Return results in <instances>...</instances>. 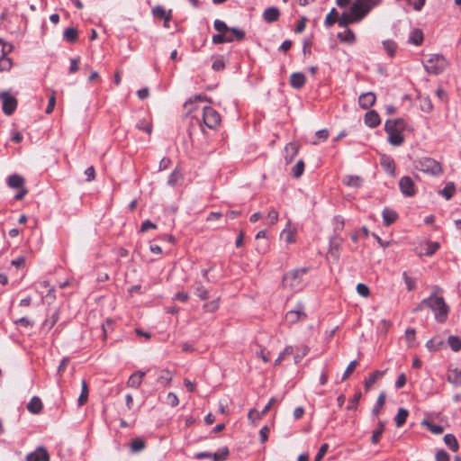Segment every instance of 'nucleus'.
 Returning <instances> with one entry per match:
<instances>
[{"instance_id": "nucleus-28", "label": "nucleus", "mask_w": 461, "mask_h": 461, "mask_svg": "<svg viewBox=\"0 0 461 461\" xmlns=\"http://www.w3.org/2000/svg\"><path fill=\"white\" fill-rule=\"evenodd\" d=\"M343 183L348 186L358 188L361 186L363 180L358 176H346L343 178Z\"/></svg>"}, {"instance_id": "nucleus-6", "label": "nucleus", "mask_w": 461, "mask_h": 461, "mask_svg": "<svg viewBox=\"0 0 461 461\" xmlns=\"http://www.w3.org/2000/svg\"><path fill=\"white\" fill-rule=\"evenodd\" d=\"M381 3L382 0H354L352 7L354 12L356 11L364 19L372 9L378 6Z\"/></svg>"}, {"instance_id": "nucleus-14", "label": "nucleus", "mask_w": 461, "mask_h": 461, "mask_svg": "<svg viewBox=\"0 0 461 461\" xmlns=\"http://www.w3.org/2000/svg\"><path fill=\"white\" fill-rule=\"evenodd\" d=\"M376 97L373 92L363 93L358 97V104L362 109H369L375 103Z\"/></svg>"}, {"instance_id": "nucleus-43", "label": "nucleus", "mask_w": 461, "mask_h": 461, "mask_svg": "<svg viewBox=\"0 0 461 461\" xmlns=\"http://www.w3.org/2000/svg\"><path fill=\"white\" fill-rule=\"evenodd\" d=\"M81 386H82L81 393L77 399V402H78L79 406L84 405L86 402L87 398H88V387H87V384L85 380L82 381Z\"/></svg>"}, {"instance_id": "nucleus-39", "label": "nucleus", "mask_w": 461, "mask_h": 461, "mask_svg": "<svg viewBox=\"0 0 461 461\" xmlns=\"http://www.w3.org/2000/svg\"><path fill=\"white\" fill-rule=\"evenodd\" d=\"M384 371H375L368 376L365 381V387L368 390L376 381L384 375Z\"/></svg>"}, {"instance_id": "nucleus-34", "label": "nucleus", "mask_w": 461, "mask_h": 461, "mask_svg": "<svg viewBox=\"0 0 461 461\" xmlns=\"http://www.w3.org/2000/svg\"><path fill=\"white\" fill-rule=\"evenodd\" d=\"M421 424L425 426L431 433L435 435H440L444 431V428L439 424L432 423L429 420H422Z\"/></svg>"}, {"instance_id": "nucleus-52", "label": "nucleus", "mask_w": 461, "mask_h": 461, "mask_svg": "<svg viewBox=\"0 0 461 461\" xmlns=\"http://www.w3.org/2000/svg\"><path fill=\"white\" fill-rule=\"evenodd\" d=\"M172 380V375L167 370L161 371L160 375L158 376V382L163 385L168 384Z\"/></svg>"}, {"instance_id": "nucleus-32", "label": "nucleus", "mask_w": 461, "mask_h": 461, "mask_svg": "<svg viewBox=\"0 0 461 461\" xmlns=\"http://www.w3.org/2000/svg\"><path fill=\"white\" fill-rule=\"evenodd\" d=\"M409 412L404 408H400L397 411V414L394 417L395 424L398 428L402 427L407 420Z\"/></svg>"}, {"instance_id": "nucleus-22", "label": "nucleus", "mask_w": 461, "mask_h": 461, "mask_svg": "<svg viewBox=\"0 0 461 461\" xmlns=\"http://www.w3.org/2000/svg\"><path fill=\"white\" fill-rule=\"evenodd\" d=\"M209 99L203 95H195L194 97L187 100L184 106L188 109V113H192L193 111L196 110L195 103L197 101H208Z\"/></svg>"}, {"instance_id": "nucleus-11", "label": "nucleus", "mask_w": 461, "mask_h": 461, "mask_svg": "<svg viewBox=\"0 0 461 461\" xmlns=\"http://www.w3.org/2000/svg\"><path fill=\"white\" fill-rule=\"evenodd\" d=\"M399 187L402 194L407 197H411L415 194L413 181L408 176H404L400 179Z\"/></svg>"}, {"instance_id": "nucleus-60", "label": "nucleus", "mask_w": 461, "mask_h": 461, "mask_svg": "<svg viewBox=\"0 0 461 461\" xmlns=\"http://www.w3.org/2000/svg\"><path fill=\"white\" fill-rule=\"evenodd\" d=\"M357 292L362 297H368L370 294L368 286L362 283L357 285Z\"/></svg>"}, {"instance_id": "nucleus-4", "label": "nucleus", "mask_w": 461, "mask_h": 461, "mask_svg": "<svg viewBox=\"0 0 461 461\" xmlns=\"http://www.w3.org/2000/svg\"><path fill=\"white\" fill-rule=\"evenodd\" d=\"M415 167L430 176H438L442 173V167L439 162L431 158H422L416 162Z\"/></svg>"}, {"instance_id": "nucleus-21", "label": "nucleus", "mask_w": 461, "mask_h": 461, "mask_svg": "<svg viewBox=\"0 0 461 461\" xmlns=\"http://www.w3.org/2000/svg\"><path fill=\"white\" fill-rule=\"evenodd\" d=\"M7 185L14 189L22 188L24 186V179L20 175L14 174L8 176Z\"/></svg>"}, {"instance_id": "nucleus-27", "label": "nucleus", "mask_w": 461, "mask_h": 461, "mask_svg": "<svg viewBox=\"0 0 461 461\" xmlns=\"http://www.w3.org/2000/svg\"><path fill=\"white\" fill-rule=\"evenodd\" d=\"M444 442L448 447L450 450L453 452H457L459 449V445L457 439L453 434H446L444 436Z\"/></svg>"}, {"instance_id": "nucleus-8", "label": "nucleus", "mask_w": 461, "mask_h": 461, "mask_svg": "<svg viewBox=\"0 0 461 461\" xmlns=\"http://www.w3.org/2000/svg\"><path fill=\"white\" fill-rule=\"evenodd\" d=\"M363 19L361 16L355 11L352 5L349 8L348 12H344L338 19V24L341 28L347 27L350 23H359Z\"/></svg>"}, {"instance_id": "nucleus-5", "label": "nucleus", "mask_w": 461, "mask_h": 461, "mask_svg": "<svg viewBox=\"0 0 461 461\" xmlns=\"http://www.w3.org/2000/svg\"><path fill=\"white\" fill-rule=\"evenodd\" d=\"M203 123L211 130L216 129L221 123V115L212 106L203 108Z\"/></svg>"}, {"instance_id": "nucleus-29", "label": "nucleus", "mask_w": 461, "mask_h": 461, "mask_svg": "<svg viewBox=\"0 0 461 461\" xmlns=\"http://www.w3.org/2000/svg\"><path fill=\"white\" fill-rule=\"evenodd\" d=\"M152 14L156 17L166 20V23H169L171 20V11L168 13L160 5L155 6L152 9Z\"/></svg>"}, {"instance_id": "nucleus-54", "label": "nucleus", "mask_w": 461, "mask_h": 461, "mask_svg": "<svg viewBox=\"0 0 461 461\" xmlns=\"http://www.w3.org/2000/svg\"><path fill=\"white\" fill-rule=\"evenodd\" d=\"M448 381L456 385H461V371L455 369L448 375Z\"/></svg>"}, {"instance_id": "nucleus-44", "label": "nucleus", "mask_w": 461, "mask_h": 461, "mask_svg": "<svg viewBox=\"0 0 461 461\" xmlns=\"http://www.w3.org/2000/svg\"><path fill=\"white\" fill-rule=\"evenodd\" d=\"M439 194L447 200H449L455 194V185L453 183H447L445 187L439 191Z\"/></svg>"}, {"instance_id": "nucleus-20", "label": "nucleus", "mask_w": 461, "mask_h": 461, "mask_svg": "<svg viewBox=\"0 0 461 461\" xmlns=\"http://www.w3.org/2000/svg\"><path fill=\"white\" fill-rule=\"evenodd\" d=\"M384 224L385 226H390L393 224L397 219V213L394 210L390 208H384L382 212Z\"/></svg>"}, {"instance_id": "nucleus-31", "label": "nucleus", "mask_w": 461, "mask_h": 461, "mask_svg": "<svg viewBox=\"0 0 461 461\" xmlns=\"http://www.w3.org/2000/svg\"><path fill=\"white\" fill-rule=\"evenodd\" d=\"M294 363L298 364L309 352V347L306 345H302L300 347L294 348Z\"/></svg>"}, {"instance_id": "nucleus-12", "label": "nucleus", "mask_w": 461, "mask_h": 461, "mask_svg": "<svg viewBox=\"0 0 461 461\" xmlns=\"http://www.w3.org/2000/svg\"><path fill=\"white\" fill-rule=\"evenodd\" d=\"M6 46H4L1 49V56H0V70L1 71H8L13 67V61L10 58L7 57V54L13 51L14 46L9 45L8 50H5Z\"/></svg>"}, {"instance_id": "nucleus-38", "label": "nucleus", "mask_w": 461, "mask_h": 461, "mask_svg": "<svg viewBox=\"0 0 461 461\" xmlns=\"http://www.w3.org/2000/svg\"><path fill=\"white\" fill-rule=\"evenodd\" d=\"M145 441L140 438H133L131 442L130 448L132 453H138L145 448Z\"/></svg>"}, {"instance_id": "nucleus-33", "label": "nucleus", "mask_w": 461, "mask_h": 461, "mask_svg": "<svg viewBox=\"0 0 461 461\" xmlns=\"http://www.w3.org/2000/svg\"><path fill=\"white\" fill-rule=\"evenodd\" d=\"M228 36L232 39V41H241L245 39L246 33L243 30L236 27H230V32H228Z\"/></svg>"}, {"instance_id": "nucleus-47", "label": "nucleus", "mask_w": 461, "mask_h": 461, "mask_svg": "<svg viewBox=\"0 0 461 461\" xmlns=\"http://www.w3.org/2000/svg\"><path fill=\"white\" fill-rule=\"evenodd\" d=\"M345 221L342 216L336 215L333 218L334 234L339 235V232L343 230Z\"/></svg>"}, {"instance_id": "nucleus-10", "label": "nucleus", "mask_w": 461, "mask_h": 461, "mask_svg": "<svg viewBox=\"0 0 461 461\" xmlns=\"http://www.w3.org/2000/svg\"><path fill=\"white\" fill-rule=\"evenodd\" d=\"M343 241V239L340 237V235L338 234H334L330 239L329 254L335 260H339L340 257V250Z\"/></svg>"}, {"instance_id": "nucleus-7", "label": "nucleus", "mask_w": 461, "mask_h": 461, "mask_svg": "<svg viewBox=\"0 0 461 461\" xmlns=\"http://www.w3.org/2000/svg\"><path fill=\"white\" fill-rule=\"evenodd\" d=\"M0 100L4 113L8 116L12 115L16 110L17 99L9 91H3L0 93Z\"/></svg>"}, {"instance_id": "nucleus-30", "label": "nucleus", "mask_w": 461, "mask_h": 461, "mask_svg": "<svg viewBox=\"0 0 461 461\" xmlns=\"http://www.w3.org/2000/svg\"><path fill=\"white\" fill-rule=\"evenodd\" d=\"M381 165L389 175L394 176L395 164H394V161L391 158H389V157L383 158L382 161H381Z\"/></svg>"}, {"instance_id": "nucleus-48", "label": "nucleus", "mask_w": 461, "mask_h": 461, "mask_svg": "<svg viewBox=\"0 0 461 461\" xmlns=\"http://www.w3.org/2000/svg\"><path fill=\"white\" fill-rule=\"evenodd\" d=\"M443 344L444 341L441 339H430L427 341L426 347L430 351H437L443 346Z\"/></svg>"}, {"instance_id": "nucleus-24", "label": "nucleus", "mask_w": 461, "mask_h": 461, "mask_svg": "<svg viewBox=\"0 0 461 461\" xmlns=\"http://www.w3.org/2000/svg\"><path fill=\"white\" fill-rule=\"evenodd\" d=\"M338 38L341 42H347L349 44H353L356 41V35L350 29H347L343 32H339Z\"/></svg>"}, {"instance_id": "nucleus-19", "label": "nucleus", "mask_w": 461, "mask_h": 461, "mask_svg": "<svg viewBox=\"0 0 461 461\" xmlns=\"http://www.w3.org/2000/svg\"><path fill=\"white\" fill-rule=\"evenodd\" d=\"M27 409L31 413H40L42 410L41 400L38 396H33L28 402Z\"/></svg>"}, {"instance_id": "nucleus-46", "label": "nucleus", "mask_w": 461, "mask_h": 461, "mask_svg": "<svg viewBox=\"0 0 461 461\" xmlns=\"http://www.w3.org/2000/svg\"><path fill=\"white\" fill-rule=\"evenodd\" d=\"M229 456V449L227 447H223L218 449L217 452L213 453L212 458L213 461H222Z\"/></svg>"}, {"instance_id": "nucleus-51", "label": "nucleus", "mask_w": 461, "mask_h": 461, "mask_svg": "<svg viewBox=\"0 0 461 461\" xmlns=\"http://www.w3.org/2000/svg\"><path fill=\"white\" fill-rule=\"evenodd\" d=\"M420 106L421 111L425 113H430L433 109L431 100L429 99V96L420 97Z\"/></svg>"}, {"instance_id": "nucleus-63", "label": "nucleus", "mask_w": 461, "mask_h": 461, "mask_svg": "<svg viewBox=\"0 0 461 461\" xmlns=\"http://www.w3.org/2000/svg\"><path fill=\"white\" fill-rule=\"evenodd\" d=\"M329 449V445L324 443L321 446L317 455L315 456L314 461H321L322 457L325 456Z\"/></svg>"}, {"instance_id": "nucleus-37", "label": "nucleus", "mask_w": 461, "mask_h": 461, "mask_svg": "<svg viewBox=\"0 0 461 461\" xmlns=\"http://www.w3.org/2000/svg\"><path fill=\"white\" fill-rule=\"evenodd\" d=\"M339 14L335 8H332L330 12L326 15L324 25L327 28L331 27L335 23H338Z\"/></svg>"}, {"instance_id": "nucleus-42", "label": "nucleus", "mask_w": 461, "mask_h": 461, "mask_svg": "<svg viewBox=\"0 0 461 461\" xmlns=\"http://www.w3.org/2000/svg\"><path fill=\"white\" fill-rule=\"evenodd\" d=\"M63 39L68 42L76 41L77 39V31L72 27L65 29L63 32Z\"/></svg>"}, {"instance_id": "nucleus-61", "label": "nucleus", "mask_w": 461, "mask_h": 461, "mask_svg": "<svg viewBox=\"0 0 461 461\" xmlns=\"http://www.w3.org/2000/svg\"><path fill=\"white\" fill-rule=\"evenodd\" d=\"M195 294L202 300H206L209 297V293L207 289L203 285H199L196 287Z\"/></svg>"}, {"instance_id": "nucleus-9", "label": "nucleus", "mask_w": 461, "mask_h": 461, "mask_svg": "<svg viewBox=\"0 0 461 461\" xmlns=\"http://www.w3.org/2000/svg\"><path fill=\"white\" fill-rule=\"evenodd\" d=\"M307 317V314L304 312V306L302 303H298L294 309L289 311L285 314V321L294 324L297 321H303Z\"/></svg>"}, {"instance_id": "nucleus-23", "label": "nucleus", "mask_w": 461, "mask_h": 461, "mask_svg": "<svg viewBox=\"0 0 461 461\" xmlns=\"http://www.w3.org/2000/svg\"><path fill=\"white\" fill-rule=\"evenodd\" d=\"M298 152V147L295 143H288L285 148V158L287 163L291 162Z\"/></svg>"}, {"instance_id": "nucleus-15", "label": "nucleus", "mask_w": 461, "mask_h": 461, "mask_svg": "<svg viewBox=\"0 0 461 461\" xmlns=\"http://www.w3.org/2000/svg\"><path fill=\"white\" fill-rule=\"evenodd\" d=\"M364 122L366 126L375 128L381 123V119L376 111L370 110L365 114Z\"/></svg>"}, {"instance_id": "nucleus-56", "label": "nucleus", "mask_w": 461, "mask_h": 461, "mask_svg": "<svg viewBox=\"0 0 461 461\" xmlns=\"http://www.w3.org/2000/svg\"><path fill=\"white\" fill-rule=\"evenodd\" d=\"M137 128L148 134H150L152 131V125L146 120H140L137 123Z\"/></svg>"}, {"instance_id": "nucleus-45", "label": "nucleus", "mask_w": 461, "mask_h": 461, "mask_svg": "<svg viewBox=\"0 0 461 461\" xmlns=\"http://www.w3.org/2000/svg\"><path fill=\"white\" fill-rule=\"evenodd\" d=\"M212 41L213 44H221L225 42H232V39L228 36L226 33H218L214 34L212 38Z\"/></svg>"}, {"instance_id": "nucleus-35", "label": "nucleus", "mask_w": 461, "mask_h": 461, "mask_svg": "<svg viewBox=\"0 0 461 461\" xmlns=\"http://www.w3.org/2000/svg\"><path fill=\"white\" fill-rule=\"evenodd\" d=\"M384 402H385V393L384 392H382L377 400H376V402L372 410V415L374 417H376L378 416V414L380 413V411L381 409L383 408V406L384 405Z\"/></svg>"}, {"instance_id": "nucleus-1", "label": "nucleus", "mask_w": 461, "mask_h": 461, "mask_svg": "<svg viewBox=\"0 0 461 461\" xmlns=\"http://www.w3.org/2000/svg\"><path fill=\"white\" fill-rule=\"evenodd\" d=\"M434 313L435 320L439 323H444L448 316L450 308L442 296H438L436 293L429 295V307Z\"/></svg>"}, {"instance_id": "nucleus-53", "label": "nucleus", "mask_w": 461, "mask_h": 461, "mask_svg": "<svg viewBox=\"0 0 461 461\" xmlns=\"http://www.w3.org/2000/svg\"><path fill=\"white\" fill-rule=\"evenodd\" d=\"M439 249V243L437 241H429L426 244L425 255L432 256Z\"/></svg>"}, {"instance_id": "nucleus-59", "label": "nucleus", "mask_w": 461, "mask_h": 461, "mask_svg": "<svg viewBox=\"0 0 461 461\" xmlns=\"http://www.w3.org/2000/svg\"><path fill=\"white\" fill-rule=\"evenodd\" d=\"M357 366V360H353L351 361L348 366H347L342 377H341V380L344 381L346 379L348 378V376L350 375V374L354 371V369L356 368V366Z\"/></svg>"}, {"instance_id": "nucleus-18", "label": "nucleus", "mask_w": 461, "mask_h": 461, "mask_svg": "<svg viewBox=\"0 0 461 461\" xmlns=\"http://www.w3.org/2000/svg\"><path fill=\"white\" fill-rule=\"evenodd\" d=\"M280 12L277 7L271 6L267 7L263 13V19L267 23H274L278 20Z\"/></svg>"}, {"instance_id": "nucleus-2", "label": "nucleus", "mask_w": 461, "mask_h": 461, "mask_svg": "<svg viewBox=\"0 0 461 461\" xmlns=\"http://www.w3.org/2000/svg\"><path fill=\"white\" fill-rule=\"evenodd\" d=\"M423 67L429 74L438 75L446 68L447 62L439 54H429L422 60Z\"/></svg>"}, {"instance_id": "nucleus-25", "label": "nucleus", "mask_w": 461, "mask_h": 461, "mask_svg": "<svg viewBox=\"0 0 461 461\" xmlns=\"http://www.w3.org/2000/svg\"><path fill=\"white\" fill-rule=\"evenodd\" d=\"M408 41L413 45L419 46L423 41V33L419 29H414L410 32Z\"/></svg>"}, {"instance_id": "nucleus-64", "label": "nucleus", "mask_w": 461, "mask_h": 461, "mask_svg": "<svg viewBox=\"0 0 461 461\" xmlns=\"http://www.w3.org/2000/svg\"><path fill=\"white\" fill-rule=\"evenodd\" d=\"M449 460H450V456L448 455V453L447 451L441 449L436 453V461H449Z\"/></svg>"}, {"instance_id": "nucleus-40", "label": "nucleus", "mask_w": 461, "mask_h": 461, "mask_svg": "<svg viewBox=\"0 0 461 461\" xmlns=\"http://www.w3.org/2000/svg\"><path fill=\"white\" fill-rule=\"evenodd\" d=\"M384 426H385V423L384 421L383 420H380L378 422V428L375 429L374 431H373V434H372V437H371V442L373 444H377L380 440V438L384 432Z\"/></svg>"}, {"instance_id": "nucleus-26", "label": "nucleus", "mask_w": 461, "mask_h": 461, "mask_svg": "<svg viewBox=\"0 0 461 461\" xmlns=\"http://www.w3.org/2000/svg\"><path fill=\"white\" fill-rule=\"evenodd\" d=\"M384 50L387 53L390 58H393L395 56L397 50V44L393 40H385L382 41Z\"/></svg>"}, {"instance_id": "nucleus-50", "label": "nucleus", "mask_w": 461, "mask_h": 461, "mask_svg": "<svg viewBox=\"0 0 461 461\" xmlns=\"http://www.w3.org/2000/svg\"><path fill=\"white\" fill-rule=\"evenodd\" d=\"M214 29L219 32L220 33H226L230 32V27H229L223 21L216 19L213 23Z\"/></svg>"}, {"instance_id": "nucleus-17", "label": "nucleus", "mask_w": 461, "mask_h": 461, "mask_svg": "<svg viewBox=\"0 0 461 461\" xmlns=\"http://www.w3.org/2000/svg\"><path fill=\"white\" fill-rule=\"evenodd\" d=\"M306 82L304 74L301 72H294L290 77V85L294 89H301Z\"/></svg>"}, {"instance_id": "nucleus-57", "label": "nucleus", "mask_w": 461, "mask_h": 461, "mask_svg": "<svg viewBox=\"0 0 461 461\" xmlns=\"http://www.w3.org/2000/svg\"><path fill=\"white\" fill-rule=\"evenodd\" d=\"M384 130L387 133L398 131L396 120H387L384 124Z\"/></svg>"}, {"instance_id": "nucleus-55", "label": "nucleus", "mask_w": 461, "mask_h": 461, "mask_svg": "<svg viewBox=\"0 0 461 461\" xmlns=\"http://www.w3.org/2000/svg\"><path fill=\"white\" fill-rule=\"evenodd\" d=\"M293 176L296 178L300 177L304 171V163L303 160H299L293 167Z\"/></svg>"}, {"instance_id": "nucleus-58", "label": "nucleus", "mask_w": 461, "mask_h": 461, "mask_svg": "<svg viewBox=\"0 0 461 461\" xmlns=\"http://www.w3.org/2000/svg\"><path fill=\"white\" fill-rule=\"evenodd\" d=\"M402 278H403V281H404V283L406 285L407 290L408 291L414 290V288H415V281L411 276H409L407 272H403L402 273Z\"/></svg>"}, {"instance_id": "nucleus-41", "label": "nucleus", "mask_w": 461, "mask_h": 461, "mask_svg": "<svg viewBox=\"0 0 461 461\" xmlns=\"http://www.w3.org/2000/svg\"><path fill=\"white\" fill-rule=\"evenodd\" d=\"M447 345L453 351L457 352L461 349V339L458 336L451 335L447 338Z\"/></svg>"}, {"instance_id": "nucleus-49", "label": "nucleus", "mask_w": 461, "mask_h": 461, "mask_svg": "<svg viewBox=\"0 0 461 461\" xmlns=\"http://www.w3.org/2000/svg\"><path fill=\"white\" fill-rule=\"evenodd\" d=\"M59 319V311L56 309L51 315L44 321V326L51 329Z\"/></svg>"}, {"instance_id": "nucleus-16", "label": "nucleus", "mask_w": 461, "mask_h": 461, "mask_svg": "<svg viewBox=\"0 0 461 461\" xmlns=\"http://www.w3.org/2000/svg\"><path fill=\"white\" fill-rule=\"evenodd\" d=\"M146 375L145 371H136L134 372L128 379L127 385L131 388L138 389L143 380V377Z\"/></svg>"}, {"instance_id": "nucleus-62", "label": "nucleus", "mask_w": 461, "mask_h": 461, "mask_svg": "<svg viewBox=\"0 0 461 461\" xmlns=\"http://www.w3.org/2000/svg\"><path fill=\"white\" fill-rule=\"evenodd\" d=\"M248 419L253 423H256L258 420L261 419V413L256 409H250L248 413Z\"/></svg>"}, {"instance_id": "nucleus-36", "label": "nucleus", "mask_w": 461, "mask_h": 461, "mask_svg": "<svg viewBox=\"0 0 461 461\" xmlns=\"http://www.w3.org/2000/svg\"><path fill=\"white\" fill-rule=\"evenodd\" d=\"M388 135V142L393 146H401L404 141V138L399 131L391 132Z\"/></svg>"}, {"instance_id": "nucleus-13", "label": "nucleus", "mask_w": 461, "mask_h": 461, "mask_svg": "<svg viewBox=\"0 0 461 461\" xmlns=\"http://www.w3.org/2000/svg\"><path fill=\"white\" fill-rule=\"evenodd\" d=\"M50 456L43 447H38L35 451L26 456V461H49Z\"/></svg>"}, {"instance_id": "nucleus-3", "label": "nucleus", "mask_w": 461, "mask_h": 461, "mask_svg": "<svg viewBox=\"0 0 461 461\" xmlns=\"http://www.w3.org/2000/svg\"><path fill=\"white\" fill-rule=\"evenodd\" d=\"M308 272V268L294 269L286 273L283 277V285L297 292L303 287V276Z\"/></svg>"}]
</instances>
